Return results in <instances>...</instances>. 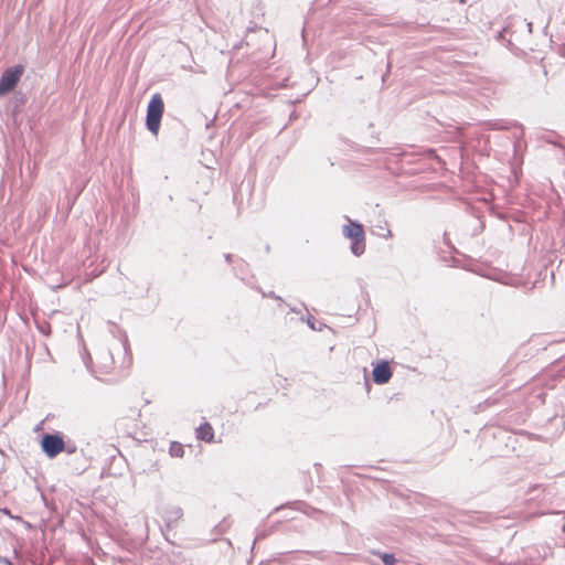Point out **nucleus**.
Listing matches in <instances>:
<instances>
[{
    "instance_id": "nucleus-1",
    "label": "nucleus",
    "mask_w": 565,
    "mask_h": 565,
    "mask_svg": "<svg viewBox=\"0 0 565 565\" xmlns=\"http://www.w3.org/2000/svg\"><path fill=\"white\" fill-rule=\"evenodd\" d=\"M164 113V103L160 94L152 95L148 107H147V116H146V126L148 130L157 136L159 134L161 118Z\"/></svg>"
},
{
    "instance_id": "nucleus-2",
    "label": "nucleus",
    "mask_w": 565,
    "mask_h": 565,
    "mask_svg": "<svg viewBox=\"0 0 565 565\" xmlns=\"http://www.w3.org/2000/svg\"><path fill=\"white\" fill-rule=\"evenodd\" d=\"M343 235L351 239V250L355 256H360L364 253L365 233L361 224L350 220L349 223L343 226Z\"/></svg>"
},
{
    "instance_id": "nucleus-3",
    "label": "nucleus",
    "mask_w": 565,
    "mask_h": 565,
    "mask_svg": "<svg viewBox=\"0 0 565 565\" xmlns=\"http://www.w3.org/2000/svg\"><path fill=\"white\" fill-rule=\"evenodd\" d=\"M41 448L49 458H54L64 451L65 443L57 434H46L42 437Z\"/></svg>"
},
{
    "instance_id": "nucleus-4",
    "label": "nucleus",
    "mask_w": 565,
    "mask_h": 565,
    "mask_svg": "<svg viewBox=\"0 0 565 565\" xmlns=\"http://www.w3.org/2000/svg\"><path fill=\"white\" fill-rule=\"evenodd\" d=\"M22 74V65H15L14 67L7 68L0 78V96L11 92L17 86Z\"/></svg>"
},
{
    "instance_id": "nucleus-5",
    "label": "nucleus",
    "mask_w": 565,
    "mask_h": 565,
    "mask_svg": "<svg viewBox=\"0 0 565 565\" xmlns=\"http://www.w3.org/2000/svg\"><path fill=\"white\" fill-rule=\"evenodd\" d=\"M373 381L376 384H385L392 377V370L387 361L377 363L372 372Z\"/></svg>"
},
{
    "instance_id": "nucleus-6",
    "label": "nucleus",
    "mask_w": 565,
    "mask_h": 565,
    "mask_svg": "<svg viewBox=\"0 0 565 565\" xmlns=\"http://www.w3.org/2000/svg\"><path fill=\"white\" fill-rule=\"evenodd\" d=\"M196 438L205 443L214 440V429L210 423L205 422L196 428Z\"/></svg>"
},
{
    "instance_id": "nucleus-7",
    "label": "nucleus",
    "mask_w": 565,
    "mask_h": 565,
    "mask_svg": "<svg viewBox=\"0 0 565 565\" xmlns=\"http://www.w3.org/2000/svg\"><path fill=\"white\" fill-rule=\"evenodd\" d=\"M169 452L172 457L181 458L184 455V447L178 441H172L169 447Z\"/></svg>"
},
{
    "instance_id": "nucleus-8",
    "label": "nucleus",
    "mask_w": 565,
    "mask_h": 565,
    "mask_svg": "<svg viewBox=\"0 0 565 565\" xmlns=\"http://www.w3.org/2000/svg\"><path fill=\"white\" fill-rule=\"evenodd\" d=\"M375 555L380 556L385 565H395L397 559L393 554L375 552Z\"/></svg>"
}]
</instances>
